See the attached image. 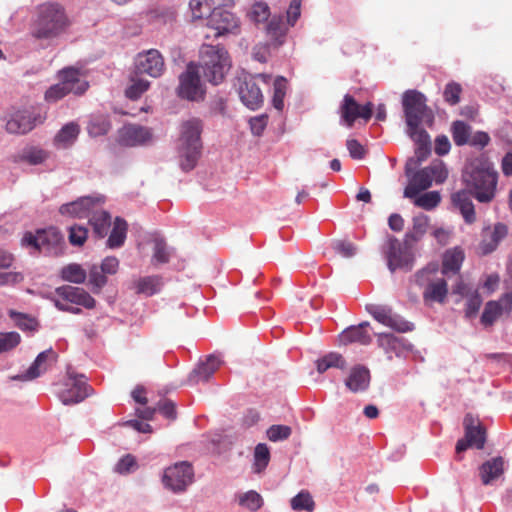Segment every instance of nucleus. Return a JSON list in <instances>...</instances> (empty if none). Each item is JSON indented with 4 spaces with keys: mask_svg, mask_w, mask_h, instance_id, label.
Segmentation results:
<instances>
[{
    "mask_svg": "<svg viewBox=\"0 0 512 512\" xmlns=\"http://www.w3.org/2000/svg\"><path fill=\"white\" fill-rule=\"evenodd\" d=\"M231 66L227 50L221 46L202 45L199 66L189 64L179 77L178 95L189 101H199L204 97L200 72L211 84H220Z\"/></svg>",
    "mask_w": 512,
    "mask_h": 512,
    "instance_id": "f257e3e1",
    "label": "nucleus"
},
{
    "mask_svg": "<svg viewBox=\"0 0 512 512\" xmlns=\"http://www.w3.org/2000/svg\"><path fill=\"white\" fill-rule=\"evenodd\" d=\"M462 181L478 202L489 203L496 194L498 173L489 162L475 158L465 164Z\"/></svg>",
    "mask_w": 512,
    "mask_h": 512,
    "instance_id": "f03ea898",
    "label": "nucleus"
},
{
    "mask_svg": "<svg viewBox=\"0 0 512 512\" xmlns=\"http://www.w3.org/2000/svg\"><path fill=\"white\" fill-rule=\"evenodd\" d=\"M203 123L198 118L184 121L180 127V144L178 148L179 165L184 172L193 170L201 155V133Z\"/></svg>",
    "mask_w": 512,
    "mask_h": 512,
    "instance_id": "7ed1b4c3",
    "label": "nucleus"
},
{
    "mask_svg": "<svg viewBox=\"0 0 512 512\" xmlns=\"http://www.w3.org/2000/svg\"><path fill=\"white\" fill-rule=\"evenodd\" d=\"M68 26L64 9L57 3H46L39 7L38 18L31 27V35L38 40L58 37Z\"/></svg>",
    "mask_w": 512,
    "mask_h": 512,
    "instance_id": "20e7f679",
    "label": "nucleus"
},
{
    "mask_svg": "<svg viewBox=\"0 0 512 512\" xmlns=\"http://www.w3.org/2000/svg\"><path fill=\"white\" fill-rule=\"evenodd\" d=\"M426 102L425 95L419 91L407 90L403 93L402 106L407 134L426 131L421 127L422 123H432L434 116Z\"/></svg>",
    "mask_w": 512,
    "mask_h": 512,
    "instance_id": "39448f33",
    "label": "nucleus"
},
{
    "mask_svg": "<svg viewBox=\"0 0 512 512\" xmlns=\"http://www.w3.org/2000/svg\"><path fill=\"white\" fill-rule=\"evenodd\" d=\"M88 82L79 69L64 68L59 72V83L52 85L45 93L48 102H56L69 93L81 95L88 89Z\"/></svg>",
    "mask_w": 512,
    "mask_h": 512,
    "instance_id": "423d86ee",
    "label": "nucleus"
},
{
    "mask_svg": "<svg viewBox=\"0 0 512 512\" xmlns=\"http://www.w3.org/2000/svg\"><path fill=\"white\" fill-rule=\"evenodd\" d=\"M257 78L267 83L271 79L269 74H242L237 78V91L241 102L249 109L256 110L261 107L264 96L257 83Z\"/></svg>",
    "mask_w": 512,
    "mask_h": 512,
    "instance_id": "0eeeda50",
    "label": "nucleus"
},
{
    "mask_svg": "<svg viewBox=\"0 0 512 512\" xmlns=\"http://www.w3.org/2000/svg\"><path fill=\"white\" fill-rule=\"evenodd\" d=\"M384 255L387 260V267L390 272L396 270L410 271L414 265L412 246L406 245L395 237H389L384 248Z\"/></svg>",
    "mask_w": 512,
    "mask_h": 512,
    "instance_id": "6e6552de",
    "label": "nucleus"
},
{
    "mask_svg": "<svg viewBox=\"0 0 512 512\" xmlns=\"http://www.w3.org/2000/svg\"><path fill=\"white\" fill-rule=\"evenodd\" d=\"M438 271L436 265L427 266L415 274L416 283L420 286H426L423 292V298L426 302L443 303L448 294L446 280L441 278H431L430 275Z\"/></svg>",
    "mask_w": 512,
    "mask_h": 512,
    "instance_id": "1a4fd4ad",
    "label": "nucleus"
},
{
    "mask_svg": "<svg viewBox=\"0 0 512 512\" xmlns=\"http://www.w3.org/2000/svg\"><path fill=\"white\" fill-rule=\"evenodd\" d=\"M23 245L31 246L35 250L48 255H58L62 251L63 236L55 228L39 230L34 235L26 233L22 239Z\"/></svg>",
    "mask_w": 512,
    "mask_h": 512,
    "instance_id": "9d476101",
    "label": "nucleus"
},
{
    "mask_svg": "<svg viewBox=\"0 0 512 512\" xmlns=\"http://www.w3.org/2000/svg\"><path fill=\"white\" fill-rule=\"evenodd\" d=\"M88 396V386L83 374H76L70 369L67 379L58 392V397L64 405H73L82 402Z\"/></svg>",
    "mask_w": 512,
    "mask_h": 512,
    "instance_id": "9b49d317",
    "label": "nucleus"
},
{
    "mask_svg": "<svg viewBox=\"0 0 512 512\" xmlns=\"http://www.w3.org/2000/svg\"><path fill=\"white\" fill-rule=\"evenodd\" d=\"M193 468L188 462H179L165 469L162 482L165 488L180 493L193 482Z\"/></svg>",
    "mask_w": 512,
    "mask_h": 512,
    "instance_id": "f8f14e48",
    "label": "nucleus"
},
{
    "mask_svg": "<svg viewBox=\"0 0 512 512\" xmlns=\"http://www.w3.org/2000/svg\"><path fill=\"white\" fill-rule=\"evenodd\" d=\"M463 425L465 436L457 441L456 452L461 453L469 447L483 449L486 442V431L480 421L472 414H467L464 417Z\"/></svg>",
    "mask_w": 512,
    "mask_h": 512,
    "instance_id": "ddd939ff",
    "label": "nucleus"
},
{
    "mask_svg": "<svg viewBox=\"0 0 512 512\" xmlns=\"http://www.w3.org/2000/svg\"><path fill=\"white\" fill-rule=\"evenodd\" d=\"M366 310L379 323L397 332L405 333L414 329L413 323L406 321L402 316L393 312L389 306L368 304Z\"/></svg>",
    "mask_w": 512,
    "mask_h": 512,
    "instance_id": "4468645a",
    "label": "nucleus"
},
{
    "mask_svg": "<svg viewBox=\"0 0 512 512\" xmlns=\"http://www.w3.org/2000/svg\"><path fill=\"white\" fill-rule=\"evenodd\" d=\"M207 26L215 31V37L240 33V21L230 11L214 9L207 19Z\"/></svg>",
    "mask_w": 512,
    "mask_h": 512,
    "instance_id": "2eb2a0df",
    "label": "nucleus"
},
{
    "mask_svg": "<svg viewBox=\"0 0 512 512\" xmlns=\"http://www.w3.org/2000/svg\"><path fill=\"white\" fill-rule=\"evenodd\" d=\"M135 69L138 74H147L157 78L164 71V60L158 50L150 49L139 53L135 60Z\"/></svg>",
    "mask_w": 512,
    "mask_h": 512,
    "instance_id": "dca6fc26",
    "label": "nucleus"
},
{
    "mask_svg": "<svg viewBox=\"0 0 512 512\" xmlns=\"http://www.w3.org/2000/svg\"><path fill=\"white\" fill-rule=\"evenodd\" d=\"M152 138L151 129L137 124L124 125L118 132V142L127 147L146 145Z\"/></svg>",
    "mask_w": 512,
    "mask_h": 512,
    "instance_id": "f3484780",
    "label": "nucleus"
},
{
    "mask_svg": "<svg viewBox=\"0 0 512 512\" xmlns=\"http://www.w3.org/2000/svg\"><path fill=\"white\" fill-rule=\"evenodd\" d=\"M103 197L84 196L60 206L59 213L74 218H87L91 212L102 204Z\"/></svg>",
    "mask_w": 512,
    "mask_h": 512,
    "instance_id": "a211bd4d",
    "label": "nucleus"
},
{
    "mask_svg": "<svg viewBox=\"0 0 512 512\" xmlns=\"http://www.w3.org/2000/svg\"><path fill=\"white\" fill-rule=\"evenodd\" d=\"M42 122L41 116L29 109L13 113L6 123V130L12 134H25L31 131L37 123Z\"/></svg>",
    "mask_w": 512,
    "mask_h": 512,
    "instance_id": "6ab92c4d",
    "label": "nucleus"
},
{
    "mask_svg": "<svg viewBox=\"0 0 512 512\" xmlns=\"http://www.w3.org/2000/svg\"><path fill=\"white\" fill-rule=\"evenodd\" d=\"M377 343L387 354L389 360L392 354L401 357L405 352L411 351L413 346L405 338L395 336L391 333H377Z\"/></svg>",
    "mask_w": 512,
    "mask_h": 512,
    "instance_id": "aec40b11",
    "label": "nucleus"
},
{
    "mask_svg": "<svg viewBox=\"0 0 512 512\" xmlns=\"http://www.w3.org/2000/svg\"><path fill=\"white\" fill-rule=\"evenodd\" d=\"M55 293L63 300L87 309L93 308L96 303L95 299L88 292L79 287L64 285L57 287Z\"/></svg>",
    "mask_w": 512,
    "mask_h": 512,
    "instance_id": "412c9836",
    "label": "nucleus"
},
{
    "mask_svg": "<svg viewBox=\"0 0 512 512\" xmlns=\"http://www.w3.org/2000/svg\"><path fill=\"white\" fill-rule=\"evenodd\" d=\"M221 363L222 361L218 356L209 355L191 371L188 378L189 383L207 382L220 367Z\"/></svg>",
    "mask_w": 512,
    "mask_h": 512,
    "instance_id": "4be33fe9",
    "label": "nucleus"
},
{
    "mask_svg": "<svg viewBox=\"0 0 512 512\" xmlns=\"http://www.w3.org/2000/svg\"><path fill=\"white\" fill-rule=\"evenodd\" d=\"M512 294L506 293L500 301H489L486 303L484 311L481 315V323L485 326H491L496 319L503 313L504 309L511 310Z\"/></svg>",
    "mask_w": 512,
    "mask_h": 512,
    "instance_id": "5701e85b",
    "label": "nucleus"
},
{
    "mask_svg": "<svg viewBox=\"0 0 512 512\" xmlns=\"http://www.w3.org/2000/svg\"><path fill=\"white\" fill-rule=\"evenodd\" d=\"M507 234L508 228L503 223H496L493 227L485 228L482 233V240L480 244L483 254L493 252Z\"/></svg>",
    "mask_w": 512,
    "mask_h": 512,
    "instance_id": "b1692460",
    "label": "nucleus"
},
{
    "mask_svg": "<svg viewBox=\"0 0 512 512\" xmlns=\"http://www.w3.org/2000/svg\"><path fill=\"white\" fill-rule=\"evenodd\" d=\"M417 145L415 149V159L411 158L406 164V175H410V165L415 166L425 161L431 153V142L429 134L426 131L407 134Z\"/></svg>",
    "mask_w": 512,
    "mask_h": 512,
    "instance_id": "393cba45",
    "label": "nucleus"
},
{
    "mask_svg": "<svg viewBox=\"0 0 512 512\" xmlns=\"http://www.w3.org/2000/svg\"><path fill=\"white\" fill-rule=\"evenodd\" d=\"M56 358L57 354L52 348L42 351L37 355L34 362L30 365L26 372L20 376V378L23 380H32L41 376L48 370L49 365L54 362Z\"/></svg>",
    "mask_w": 512,
    "mask_h": 512,
    "instance_id": "a878e982",
    "label": "nucleus"
},
{
    "mask_svg": "<svg viewBox=\"0 0 512 512\" xmlns=\"http://www.w3.org/2000/svg\"><path fill=\"white\" fill-rule=\"evenodd\" d=\"M370 371L363 365L354 366L345 380V386L353 393L366 391L370 385Z\"/></svg>",
    "mask_w": 512,
    "mask_h": 512,
    "instance_id": "bb28decb",
    "label": "nucleus"
},
{
    "mask_svg": "<svg viewBox=\"0 0 512 512\" xmlns=\"http://www.w3.org/2000/svg\"><path fill=\"white\" fill-rule=\"evenodd\" d=\"M288 27L281 15L271 17L266 26V32L269 37L268 46L273 49H278L285 42V37Z\"/></svg>",
    "mask_w": 512,
    "mask_h": 512,
    "instance_id": "cd10ccee",
    "label": "nucleus"
},
{
    "mask_svg": "<svg viewBox=\"0 0 512 512\" xmlns=\"http://www.w3.org/2000/svg\"><path fill=\"white\" fill-rule=\"evenodd\" d=\"M409 184L404 190V197L415 198L421 191L428 189L432 185V178L427 167L410 174Z\"/></svg>",
    "mask_w": 512,
    "mask_h": 512,
    "instance_id": "c85d7f7f",
    "label": "nucleus"
},
{
    "mask_svg": "<svg viewBox=\"0 0 512 512\" xmlns=\"http://www.w3.org/2000/svg\"><path fill=\"white\" fill-rule=\"evenodd\" d=\"M471 196L472 194L466 189L457 191L451 196L453 206L460 211L465 222L468 224H471L476 220L474 204L471 200Z\"/></svg>",
    "mask_w": 512,
    "mask_h": 512,
    "instance_id": "c756f323",
    "label": "nucleus"
},
{
    "mask_svg": "<svg viewBox=\"0 0 512 512\" xmlns=\"http://www.w3.org/2000/svg\"><path fill=\"white\" fill-rule=\"evenodd\" d=\"M87 218L92 227L93 235L96 238L101 239L108 234V230L111 227V215L101 209V204H99Z\"/></svg>",
    "mask_w": 512,
    "mask_h": 512,
    "instance_id": "7c9ffc66",
    "label": "nucleus"
},
{
    "mask_svg": "<svg viewBox=\"0 0 512 512\" xmlns=\"http://www.w3.org/2000/svg\"><path fill=\"white\" fill-rule=\"evenodd\" d=\"M505 461L497 456L485 461L479 468L481 481L484 485H490L504 473Z\"/></svg>",
    "mask_w": 512,
    "mask_h": 512,
    "instance_id": "2f4dec72",
    "label": "nucleus"
},
{
    "mask_svg": "<svg viewBox=\"0 0 512 512\" xmlns=\"http://www.w3.org/2000/svg\"><path fill=\"white\" fill-rule=\"evenodd\" d=\"M429 218L427 215L419 214L413 217V227L407 231L404 237L406 245H413L420 241L427 232Z\"/></svg>",
    "mask_w": 512,
    "mask_h": 512,
    "instance_id": "473e14b6",
    "label": "nucleus"
},
{
    "mask_svg": "<svg viewBox=\"0 0 512 512\" xmlns=\"http://www.w3.org/2000/svg\"><path fill=\"white\" fill-rule=\"evenodd\" d=\"M48 158V153L35 146H27L19 151L14 157L15 163H28L29 165H39Z\"/></svg>",
    "mask_w": 512,
    "mask_h": 512,
    "instance_id": "72a5a7b5",
    "label": "nucleus"
},
{
    "mask_svg": "<svg viewBox=\"0 0 512 512\" xmlns=\"http://www.w3.org/2000/svg\"><path fill=\"white\" fill-rule=\"evenodd\" d=\"M80 129L79 126L70 122L65 124L55 135L54 145L59 149L70 147L77 139Z\"/></svg>",
    "mask_w": 512,
    "mask_h": 512,
    "instance_id": "f704fd0d",
    "label": "nucleus"
},
{
    "mask_svg": "<svg viewBox=\"0 0 512 512\" xmlns=\"http://www.w3.org/2000/svg\"><path fill=\"white\" fill-rule=\"evenodd\" d=\"M163 286L162 278L158 275L141 277L135 281L134 287L136 293L145 296H152L159 293Z\"/></svg>",
    "mask_w": 512,
    "mask_h": 512,
    "instance_id": "c9c22d12",
    "label": "nucleus"
},
{
    "mask_svg": "<svg viewBox=\"0 0 512 512\" xmlns=\"http://www.w3.org/2000/svg\"><path fill=\"white\" fill-rule=\"evenodd\" d=\"M464 260V253L459 248L448 250L443 258L442 274L448 275L449 273L456 274L460 271L462 262Z\"/></svg>",
    "mask_w": 512,
    "mask_h": 512,
    "instance_id": "e433bc0d",
    "label": "nucleus"
},
{
    "mask_svg": "<svg viewBox=\"0 0 512 512\" xmlns=\"http://www.w3.org/2000/svg\"><path fill=\"white\" fill-rule=\"evenodd\" d=\"M127 228V222L120 217H116L113 228L107 240V246L111 249L121 247L126 239Z\"/></svg>",
    "mask_w": 512,
    "mask_h": 512,
    "instance_id": "4c0bfd02",
    "label": "nucleus"
},
{
    "mask_svg": "<svg viewBox=\"0 0 512 512\" xmlns=\"http://www.w3.org/2000/svg\"><path fill=\"white\" fill-rule=\"evenodd\" d=\"M340 341L345 345L353 342L368 345L371 343L372 339L369 333L366 330L361 329V327L350 326L341 333Z\"/></svg>",
    "mask_w": 512,
    "mask_h": 512,
    "instance_id": "58836bf2",
    "label": "nucleus"
},
{
    "mask_svg": "<svg viewBox=\"0 0 512 512\" xmlns=\"http://www.w3.org/2000/svg\"><path fill=\"white\" fill-rule=\"evenodd\" d=\"M347 363L343 356L337 352H330L316 361L317 371L324 373L329 368H338L344 370Z\"/></svg>",
    "mask_w": 512,
    "mask_h": 512,
    "instance_id": "ea45409f",
    "label": "nucleus"
},
{
    "mask_svg": "<svg viewBox=\"0 0 512 512\" xmlns=\"http://www.w3.org/2000/svg\"><path fill=\"white\" fill-rule=\"evenodd\" d=\"M359 104L355 101V99L346 94L343 99V103L340 107V113L342 119L345 123L351 127L355 120L359 118Z\"/></svg>",
    "mask_w": 512,
    "mask_h": 512,
    "instance_id": "a19ab883",
    "label": "nucleus"
},
{
    "mask_svg": "<svg viewBox=\"0 0 512 512\" xmlns=\"http://www.w3.org/2000/svg\"><path fill=\"white\" fill-rule=\"evenodd\" d=\"M153 255H152V263L157 264H165L169 262V259L172 255V248L167 245L165 240L161 237H156L153 240Z\"/></svg>",
    "mask_w": 512,
    "mask_h": 512,
    "instance_id": "79ce46f5",
    "label": "nucleus"
},
{
    "mask_svg": "<svg viewBox=\"0 0 512 512\" xmlns=\"http://www.w3.org/2000/svg\"><path fill=\"white\" fill-rule=\"evenodd\" d=\"M61 277L64 281L82 284L87 278V273L81 265L72 263L62 268Z\"/></svg>",
    "mask_w": 512,
    "mask_h": 512,
    "instance_id": "37998d69",
    "label": "nucleus"
},
{
    "mask_svg": "<svg viewBox=\"0 0 512 512\" xmlns=\"http://www.w3.org/2000/svg\"><path fill=\"white\" fill-rule=\"evenodd\" d=\"M451 134L457 146L468 144L471 135V126L466 122L457 120L452 123Z\"/></svg>",
    "mask_w": 512,
    "mask_h": 512,
    "instance_id": "c03bdc74",
    "label": "nucleus"
},
{
    "mask_svg": "<svg viewBox=\"0 0 512 512\" xmlns=\"http://www.w3.org/2000/svg\"><path fill=\"white\" fill-rule=\"evenodd\" d=\"M287 90V80L283 76L275 78L273 83L272 106L277 111L284 109V98Z\"/></svg>",
    "mask_w": 512,
    "mask_h": 512,
    "instance_id": "a18cd8bd",
    "label": "nucleus"
},
{
    "mask_svg": "<svg viewBox=\"0 0 512 512\" xmlns=\"http://www.w3.org/2000/svg\"><path fill=\"white\" fill-rule=\"evenodd\" d=\"M247 16L255 24L265 23L271 16L270 8L265 2H255L247 12Z\"/></svg>",
    "mask_w": 512,
    "mask_h": 512,
    "instance_id": "49530a36",
    "label": "nucleus"
},
{
    "mask_svg": "<svg viewBox=\"0 0 512 512\" xmlns=\"http://www.w3.org/2000/svg\"><path fill=\"white\" fill-rule=\"evenodd\" d=\"M238 503L240 506L250 510L251 512H255L262 507L263 498L258 492L250 490L239 494Z\"/></svg>",
    "mask_w": 512,
    "mask_h": 512,
    "instance_id": "de8ad7c7",
    "label": "nucleus"
},
{
    "mask_svg": "<svg viewBox=\"0 0 512 512\" xmlns=\"http://www.w3.org/2000/svg\"><path fill=\"white\" fill-rule=\"evenodd\" d=\"M269 460L270 451L268 446L264 443H259L254 451V471L261 473L268 465Z\"/></svg>",
    "mask_w": 512,
    "mask_h": 512,
    "instance_id": "09e8293b",
    "label": "nucleus"
},
{
    "mask_svg": "<svg viewBox=\"0 0 512 512\" xmlns=\"http://www.w3.org/2000/svg\"><path fill=\"white\" fill-rule=\"evenodd\" d=\"M9 316L13 319L15 325L22 331H36L38 328L37 321L27 314L19 313L14 310L9 311Z\"/></svg>",
    "mask_w": 512,
    "mask_h": 512,
    "instance_id": "8fccbe9b",
    "label": "nucleus"
},
{
    "mask_svg": "<svg viewBox=\"0 0 512 512\" xmlns=\"http://www.w3.org/2000/svg\"><path fill=\"white\" fill-rule=\"evenodd\" d=\"M111 128V123L104 116L93 117L88 125V132L93 137H99L107 134Z\"/></svg>",
    "mask_w": 512,
    "mask_h": 512,
    "instance_id": "3c124183",
    "label": "nucleus"
},
{
    "mask_svg": "<svg viewBox=\"0 0 512 512\" xmlns=\"http://www.w3.org/2000/svg\"><path fill=\"white\" fill-rule=\"evenodd\" d=\"M20 342L21 336L18 332H0V354L12 351Z\"/></svg>",
    "mask_w": 512,
    "mask_h": 512,
    "instance_id": "603ef678",
    "label": "nucleus"
},
{
    "mask_svg": "<svg viewBox=\"0 0 512 512\" xmlns=\"http://www.w3.org/2000/svg\"><path fill=\"white\" fill-rule=\"evenodd\" d=\"M106 273L97 265H92L89 269V284L92 286L94 293H99L100 290L106 285Z\"/></svg>",
    "mask_w": 512,
    "mask_h": 512,
    "instance_id": "864d4df0",
    "label": "nucleus"
},
{
    "mask_svg": "<svg viewBox=\"0 0 512 512\" xmlns=\"http://www.w3.org/2000/svg\"><path fill=\"white\" fill-rule=\"evenodd\" d=\"M441 201V196L437 191L426 192L415 197V205L426 210L435 208Z\"/></svg>",
    "mask_w": 512,
    "mask_h": 512,
    "instance_id": "5fc2aeb1",
    "label": "nucleus"
},
{
    "mask_svg": "<svg viewBox=\"0 0 512 512\" xmlns=\"http://www.w3.org/2000/svg\"><path fill=\"white\" fill-rule=\"evenodd\" d=\"M314 501L307 491H301L291 499V507L294 510L313 511Z\"/></svg>",
    "mask_w": 512,
    "mask_h": 512,
    "instance_id": "6e6d98bb",
    "label": "nucleus"
},
{
    "mask_svg": "<svg viewBox=\"0 0 512 512\" xmlns=\"http://www.w3.org/2000/svg\"><path fill=\"white\" fill-rule=\"evenodd\" d=\"M467 297L465 304V317L468 319L474 318L481 305H482V297L477 290L472 291Z\"/></svg>",
    "mask_w": 512,
    "mask_h": 512,
    "instance_id": "4d7b16f0",
    "label": "nucleus"
},
{
    "mask_svg": "<svg viewBox=\"0 0 512 512\" xmlns=\"http://www.w3.org/2000/svg\"><path fill=\"white\" fill-rule=\"evenodd\" d=\"M149 85V81L144 79L132 80V83L126 88L125 94L129 99L136 100L147 91Z\"/></svg>",
    "mask_w": 512,
    "mask_h": 512,
    "instance_id": "13d9d810",
    "label": "nucleus"
},
{
    "mask_svg": "<svg viewBox=\"0 0 512 512\" xmlns=\"http://www.w3.org/2000/svg\"><path fill=\"white\" fill-rule=\"evenodd\" d=\"M462 92L461 85L456 82H450L445 86L443 97L444 100L451 106L460 102V94Z\"/></svg>",
    "mask_w": 512,
    "mask_h": 512,
    "instance_id": "bf43d9fd",
    "label": "nucleus"
},
{
    "mask_svg": "<svg viewBox=\"0 0 512 512\" xmlns=\"http://www.w3.org/2000/svg\"><path fill=\"white\" fill-rule=\"evenodd\" d=\"M430 176L437 184L445 182L448 177V170L442 161H437L427 166Z\"/></svg>",
    "mask_w": 512,
    "mask_h": 512,
    "instance_id": "052dcab7",
    "label": "nucleus"
},
{
    "mask_svg": "<svg viewBox=\"0 0 512 512\" xmlns=\"http://www.w3.org/2000/svg\"><path fill=\"white\" fill-rule=\"evenodd\" d=\"M88 236V230L82 225H73L69 228V241L73 246L84 244Z\"/></svg>",
    "mask_w": 512,
    "mask_h": 512,
    "instance_id": "680f3d73",
    "label": "nucleus"
},
{
    "mask_svg": "<svg viewBox=\"0 0 512 512\" xmlns=\"http://www.w3.org/2000/svg\"><path fill=\"white\" fill-rule=\"evenodd\" d=\"M137 468V462L134 456L127 454L119 459L115 465V472L119 474H129L135 471Z\"/></svg>",
    "mask_w": 512,
    "mask_h": 512,
    "instance_id": "e2e57ef3",
    "label": "nucleus"
},
{
    "mask_svg": "<svg viewBox=\"0 0 512 512\" xmlns=\"http://www.w3.org/2000/svg\"><path fill=\"white\" fill-rule=\"evenodd\" d=\"M291 428L286 425H272L267 430V437L270 441L277 442L287 439L291 435Z\"/></svg>",
    "mask_w": 512,
    "mask_h": 512,
    "instance_id": "0e129e2a",
    "label": "nucleus"
},
{
    "mask_svg": "<svg viewBox=\"0 0 512 512\" xmlns=\"http://www.w3.org/2000/svg\"><path fill=\"white\" fill-rule=\"evenodd\" d=\"M189 9L193 20L202 19L207 13L210 12V7L207 0H190Z\"/></svg>",
    "mask_w": 512,
    "mask_h": 512,
    "instance_id": "69168bd1",
    "label": "nucleus"
},
{
    "mask_svg": "<svg viewBox=\"0 0 512 512\" xmlns=\"http://www.w3.org/2000/svg\"><path fill=\"white\" fill-rule=\"evenodd\" d=\"M333 249L338 254H340L341 256H343L345 258L353 257L357 252L356 246L353 243H351L349 241H345V240L335 241L333 243Z\"/></svg>",
    "mask_w": 512,
    "mask_h": 512,
    "instance_id": "338daca9",
    "label": "nucleus"
},
{
    "mask_svg": "<svg viewBox=\"0 0 512 512\" xmlns=\"http://www.w3.org/2000/svg\"><path fill=\"white\" fill-rule=\"evenodd\" d=\"M156 408L167 419L174 420L176 418V408L173 401L168 399L160 400Z\"/></svg>",
    "mask_w": 512,
    "mask_h": 512,
    "instance_id": "774afa93",
    "label": "nucleus"
}]
</instances>
